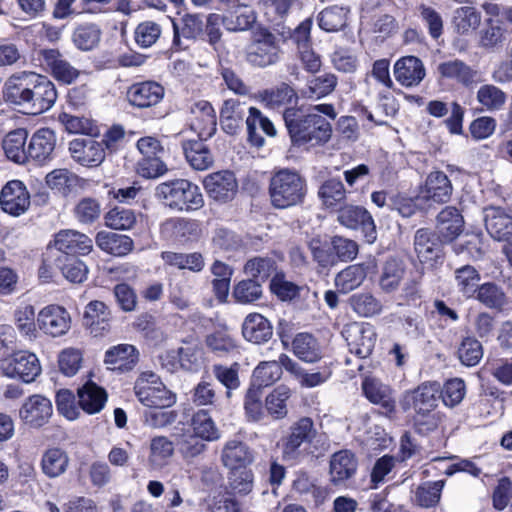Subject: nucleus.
Masks as SVG:
<instances>
[{
	"label": "nucleus",
	"mask_w": 512,
	"mask_h": 512,
	"mask_svg": "<svg viewBox=\"0 0 512 512\" xmlns=\"http://www.w3.org/2000/svg\"><path fill=\"white\" fill-rule=\"evenodd\" d=\"M357 459L349 450L334 453L330 460V480L334 485L345 483L357 470Z\"/></svg>",
	"instance_id": "nucleus-35"
},
{
	"label": "nucleus",
	"mask_w": 512,
	"mask_h": 512,
	"mask_svg": "<svg viewBox=\"0 0 512 512\" xmlns=\"http://www.w3.org/2000/svg\"><path fill=\"white\" fill-rule=\"evenodd\" d=\"M112 314L102 301H90L84 310L83 326L94 337H103L111 330Z\"/></svg>",
	"instance_id": "nucleus-15"
},
{
	"label": "nucleus",
	"mask_w": 512,
	"mask_h": 512,
	"mask_svg": "<svg viewBox=\"0 0 512 512\" xmlns=\"http://www.w3.org/2000/svg\"><path fill=\"white\" fill-rule=\"evenodd\" d=\"M137 150L142 155L136 164V172L146 179H153L164 175L167 166L162 160L164 147L160 140L153 136L140 138L136 144Z\"/></svg>",
	"instance_id": "nucleus-8"
},
{
	"label": "nucleus",
	"mask_w": 512,
	"mask_h": 512,
	"mask_svg": "<svg viewBox=\"0 0 512 512\" xmlns=\"http://www.w3.org/2000/svg\"><path fill=\"white\" fill-rule=\"evenodd\" d=\"M28 132L26 129L18 128L10 131L2 140V147L6 157L17 163L23 164L28 160L25 144Z\"/></svg>",
	"instance_id": "nucleus-41"
},
{
	"label": "nucleus",
	"mask_w": 512,
	"mask_h": 512,
	"mask_svg": "<svg viewBox=\"0 0 512 512\" xmlns=\"http://www.w3.org/2000/svg\"><path fill=\"white\" fill-rule=\"evenodd\" d=\"M394 75L403 86H417L425 77V68L419 58L407 56L395 63Z\"/></svg>",
	"instance_id": "nucleus-36"
},
{
	"label": "nucleus",
	"mask_w": 512,
	"mask_h": 512,
	"mask_svg": "<svg viewBox=\"0 0 512 512\" xmlns=\"http://www.w3.org/2000/svg\"><path fill=\"white\" fill-rule=\"evenodd\" d=\"M440 385L436 382H425L413 390L406 391L400 401L404 411L413 409L415 414L433 412L438 405Z\"/></svg>",
	"instance_id": "nucleus-10"
},
{
	"label": "nucleus",
	"mask_w": 512,
	"mask_h": 512,
	"mask_svg": "<svg viewBox=\"0 0 512 512\" xmlns=\"http://www.w3.org/2000/svg\"><path fill=\"white\" fill-rule=\"evenodd\" d=\"M105 225L114 230H129L136 224L137 218L133 210L115 207L109 210L105 216Z\"/></svg>",
	"instance_id": "nucleus-64"
},
{
	"label": "nucleus",
	"mask_w": 512,
	"mask_h": 512,
	"mask_svg": "<svg viewBox=\"0 0 512 512\" xmlns=\"http://www.w3.org/2000/svg\"><path fill=\"white\" fill-rule=\"evenodd\" d=\"M318 195L326 208H335L346 198V190L338 179H329L319 188Z\"/></svg>",
	"instance_id": "nucleus-62"
},
{
	"label": "nucleus",
	"mask_w": 512,
	"mask_h": 512,
	"mask_svg": "<svg viewBox=\"0 0 512 512\" xmlns=\"http://www.w3.org/2000/svg\"><path fill=\"white\" fill-rule=\"evenodd\" d=\"M54 247L60 256L87 255L93 249V241L86 234L76 230H61L54 237Z\"/></svg>",
	"instance_id": "nucleus-18"
},
{
	"label": "nucleus",
	"mask_w": 512,
	"mask_h": 512,
	"mask_svg": "<svg viewBox=\"0 0 512 512\" xmlns=\"http://www.w3.org/2000/svg\"><path fill=\"white\" fill-rule=\"evenodd\" d=\"M96 245L103 251L114 256H125L133 249V240L122 234L100 231L95 238Z\"/></svg>",
	"instance_id": "nucleus-42"
},
{
	"label": "nucleus",
	"mask_w": 512,
	"mask_h": 512,
	"mask_svg": "<svg viewBox=\"0 0 512 512\" xmlns=\"http://www.w3.org/2000/svg\"><path fill=\"white\" fill-rule=\"evenodd\" d=\"M134 391L138 400L149 408H167L176 403V394L152 371H144L138 376Z\"/></svg>",
	"instance_id": "nucleus-7"
},
{
	"label": "nucleus",
	"mask_w": 512,
	"mask_h": 512,
	"mask_svg": "<svg viewBox=\"0 0 512 512\" xmlns=\"http://www.w3.org/2000/svg\"><path fill=\"white\" fill-rule=\"evenodd\" d=\"M175 445L166 436H155L150 440L148 464L152 469L163 468L174 455Z\"/></svg>",
	"instance_id": "nucleus-45"
},
{
	"label": "nucleus",
	"mask_w": 512,
	"mask_h": 512,
	"mask_svg": "<svg viewBox=\"0 0 512 512\" xmlns=\"http://www.w3.org/2000/svg\"><path fill=\"white\" fill-rule=\"evenodd\" d=\"M293 489L299 494L304 495L308 500L313 501L316 505L321 504L327 495L326 490L318 486L315 480L303 471L297 473L293 481Z\"/></svg>",
	"instance_id": "nucleus-54"
},
{
	"label": "nucleus",
	"mask_w": 512,
	"mask_h": 512,
	"mask_svg": "<svg viewBox=\"0 0 512 512\" xmlns=\"http://www.w3.org/2000/svg\"><path fill=\"white\" fill-rule=\"evenodd\" d=\"M100 38L101 30L98 25L93 23L79 25L72 35L75 46L83 51H90L97 47Z\"/></svg>",
	"instance_id": "nucleus-60"
},
{
	"label": "nucleus",
	"mask_w": 512,
	"mask_h": 512,
	"mask_svg": "<svg viewBox=\"0 0 512 512\" xmlns=\"http://www.w3.org/2000/svg\"><path fill=\"white\" fill-rule=\"evenodd\" d=\"M155 197L169 209L190 213L204 206L200 188L187 179H174L156 186Z\"/></svg>",
	"instance_id": "nucleus-3"
},
{
	"label": "nucleus",
	"mask_w": 512,
	"mask_h": 512,
	"mask_svg": "<svg viewBox=\"0 0 512 512\" xmlns=\"http://www.w3.org/2000/svg\"><path fill=\"white\" fill-rule=\"evenodd\" d=\"M307 194L306 180L297 172L281 169L269 182L271 204L277 209H286L304 202Z\"/></svg>",
	"instance_id": "nucleus-4"
},
{
	"label": "nucleus",
	"mask_w": 512,
	"mask_h": 512,
	"mask_svg": "<svg viewBox=\"0 0 512 512\" xmlns=\"http://www.w3.org/2000/svg\"><path fill=\"white\" fill-rule=\"evenodd\" d=\"M281 39L266 28L257 29L245 52L246 61L253 67L266 68L280 60Z\"/></svg>",
	"instance_id": "nucleus-6"
},
{
	"label": "nucleus",
	"mask_w": 512,
	"mask_h": 512,
	"mask_svg": "<svg viewBox=\"0 0 512 512\" xmlns=\"http://www.w3.org/2000/svg\"><path fill=\"white\" fill-rule=\"evenodd\" d=\"M174 38L173 45L179 49L188 47V42L196 40L203 32V21L200 16L185 14L180 24L172 21Z\"/></svg>",
	"instance_id": "nucleus-34"
},
{
	"label": "nucleus",
	"mask_w": 512,
	"mask_h": 512,
	"mask_svg": "<svg viewBox=\"0 0 512 512\" xmlns=\"http://www.w3.org/2000/svg\"><path fill=\"white\" fill-rule=\"evenodd\" d=\"M455 283L458 291L465 297H473L478 289L480 273L471 265H464L454 272Z\"/></svg>",
	"instance_id": "nucleus-52"
},
{
	"label": "nucleus",
	"mask_w": 512,
	"mask_h": 512,
	"mask_svg": "<svg viewBox=\"0 0 512 512\" xmlns=\"http://www.w3.org/2000/svg\"><path fill=\"white\" fill-rule=\"evenodd\" d=\"M71 157L83 166H98L105 159L103 144L91 138H76L69 143Z\"/></svg>",
	"instance_id": "nucleus-22"
},
{
	"label": "nucleus",
	"mask_w": 512,
	"mask_h": 512,
	"mask_svg": "<svg viewBox=\"0 0 512 512\" xmlns=\"http://www.w3.org/2000/svg\"><path fill=\"white\" fill-rule=\"evenodd\" d=\"M14 324L25 340L34 341L38 338L39 332L37 330V317L35 315V309L32 305H24L18 307L14 311Z\"/></svg>",
	"instance_id": "nucleus-46"
},
{
	"label": "nucleus",
	"mask_w": 512,
	"mask_h": 512,
	"mask_svg": "<svg viewBox=\"0 0 512 512\" xmlns=\"http://www.w3.org/2000/svg\"><path fill=\"white\" fill-rule=\"evenodd\" d=\"M321 114L334 120L337 116L332 104H318L304 111L286 109L283 114L290 138L295 145L320 146L332 136V126Z\"/></svg>",
	"instance_id": "nucleus-1"
},
{
	"label": "nucleus",
	"mask_w": 512,
	"mask_h": 512,
	"mask_svg": "<svg viewBox=\"0 0 512 512\" xmlns=\"http://www.w3.org/2000/svg\"><path fill=\"white\" fill-rule=\"evenodd\" d=\"M337 220L346 228H360L368 243H373L376 240L377 233L374 220L364 207L355 205L341 207L338 211Z\"/></svg>",
	"instance_id": "nucleus-13"
},
{
	"label": "nucleus",
	"mask_w": 512,
	"mask_h": 512,
	"mask_svg": "<svg viewBox=\"0 0 512 512\" xmlns=\"http://www.w3.org/2000/svg\"><path fill=\"white\" fill-rule=\"evenodd\" d=\"M362 390L371 403L381 407L382 414L391 416L395 412L396 401L390 386L376 378H366L362 383Z\"/></svg>",
	"instance_id": "nucleus-23"
},
{
	"label": "nucleus",
	"mask_w": 512,
	"mask_h": 512,
	"mask_svg": "<svg viewBox=\"0 0 512 512\" xmlns=\"http://www.w3.org/2000/svg\"><path fill=\"white\" fill-rule=\"evenodd\" d=\"M245 123L248 132V140L253 146L262 147L264 145L263 134L271 137L276 135V129L273 123L256 107L248 108Z\"/></svg>",
	"instance_id": "nucleus-28"
},
{
	"label": "nucleus",
	"mask_w": 512,
	"mask_h": 512,
	"mask_svg": "<svg viewBox=\"0 0 512 512\" xmlns=\"http://www.w3.org/2000/svg\"><path fill=\"white\" fill-rule=\"evenodd\" d=\"M138 359L139 353L133 345L119 344L106 351L104 362L110 370L128 372L136 366Z\"/></svg>",
	"instance_id": "nucleus-30"
},
{
	"label": "nucleus",
	"mask_w": 512,
	"mask_h": 512,
	"mask_svg": "<svg viewBox=\"0 0 512 512\" xmlns=\"http://www.w3.org/2000/svg\"><path fill=\"white\" fill-rule=\"evenodd\" d=\"M338 84V77L325 72L308 80L304 94L308 98L321 99L330 95Z\"/></svg>",
	"instance_id": "nucleus-51"
},
{
	"label": "nucleus",
	"mask_w": 512,
	"mask_h": 512,
	"mask_svg": "<svg viewBox=\"0 0 512 512\" xmlns=\"http://www.w3.org/2000/svg\"><path fill=\"white\" fill-rule=\"evenodd\" d=\"M0 205L5 213L12 216L24 214L30 207V194L24 183L9 181L1 190Z\"/></svg>",
	"instance_id": "nucleus-14"
},
{
	"label": "nucleus",
	"mask_w": 512,
	"mask_h": 512,
	"mask_svg": "<svg viewBox=\"0 0 512 512\" xmlns=\"http://www.w3.org/2000/svg\"><path fill=\"white\" fill-rule=\"evenodd\" d=\"M182 149L187 162L195 170H206L214 163L210 149L201 140L183 141Z\"/></svg>",
	"instance_id": "nucleus-40"
},
{
	"label": "nucleus",
	"mask_w": 512,
	"mask_h": 512,
	"mask_svg": "<svg viewBox=\"0 0 512 512\" xmlns=\"http://www.w3.org/2000/svg\"><path fill=\"white\" fill-rule=\"evenodd\" d=\"M42 65L51 75L64 84H71L80 75V71L56 49H44L40 52Z\"/></svg>",
	"instance_id": "nucleus-20"
},
{
	"label": "nucleus",
	"mask_w": 512,
	"mask_h": 512,
	"mask_svg": "<svg viewBox=\"0 0 512 512\" xmlns=\"http://www.w3.org/2000/svg\"><path fill=\"white\" fill-rule=\"evenodd\" d=\"M404 273L405 270L400 261L396 259L387 260L379 279V285L382 291L392 293L397 290L404 277Z\"/></svg>",
	"instance_id": "nucleus-57"
},
{
	"label": "nucleus",
	"mask_w": 512,
	"mask_h": 512,
	"mask_svg": "<svg viewBox=\"0 0 512 512\" xmlns=\"http://www.w3.org/2000/svg\"><path fill=\"white\" fill-rule=\"evenodd\" d=\"M248 111L246 104L238 99L224 101L220 111V124L223 131L229 135L237 134L243 127V120Z\"/></svg>",
	"instance_id": "nucleus-37"
},
{
	"label": "nucleus",
	"mask_w": 512,
	"mask_h": 512,
	"mask_svg": "<svg viewBox=\"0 0 512 512\" xmlns=\"http://www.w3.org/2000/svg\"><path fill=\"white\" fill-rule=\"evenodd\" d=\"M55 264L62 275L72 283H81L87 277V266L77 257L58 256Z\"/></svg>",
	"instance_id": "nucleus-61"
},
{
	"label": "nucleus",
	"mask_w": 512,
	"mask_h": 512,
	"mask_svg": "<svg viewBox=\"0 0 512 512\" xmlns=\"http://www.w3.org/2000/svg\"><path fill=\"white\" fill-rule=\"evenodd\" d=\"M349 305L360 317H373L379 315L383 306L380 300L371 293H356L349 298Z\"/></svg>",
	"instance_id": "nucleus-56"
},
{
	"label": "nucleus",
	"mask_w": 512,
	"mask_h": 512,
	"mask_svg": "<svg viewBox=\"0 0 512 512\" xmlns=\"http://www.w3.org/2000/svg\"><path fill=\"white\" fill-rule=\"evenodd\" d=\"M444 243L438 234L425 228L418 229L414 237V249L419 261L433 266L443 257Z\"/></svg>",
	"instance_id": "nucleus-19"
},
{
	"label": "nucleus",
	"mask_w": 512,
	"mask_h": 512,
	"mask_svg": "<svg viewBox=\"0 0 512 512\" xmlns=\"http://www.w3.org/2000/svg\"><path fill=\"white\" fill-rule=\"evenodd\" d=\"M208 196L219 202L232 200L237 192L238 183L234 173L228 170L207 175L203 181Z\"/></svg>",
	"instance_id": "nucleus-16"
},
{
	"label": "nucleus",
	"mask_w": 512,
	"mask_h": 512,
	"mask_svg": "<svg viewBox=\"0 0 512 512\" xmlns=\"http://www.w3.org/2000/svg\"><path fill=\"white\" fill-rule=\"evenodd\" d=\"M163 233H172L187 239L197 238L200 235V223L196 220L185 218H170L161 225Z\"/></svg>",
	"instance_id": "nucleus-59"
},
{
	"label": "nucleus",
	"mask_w": 512,
	"mask_h": 512,
	"mask_svg": "<svg viewBox=\"0 0 512 512\" xmlns=\"http://www.w3.org/2000/svg\"><path fill=\"white\" fill-rule=\"evenodd\" d=\"M463 226V216L455 207L447 206L437 216V234L446 243L456 239L462 233Z\"/></svg>",
	"instance_id": "nucleus-32"
},
{
	"label": "nucleus",
	"mask_w": 512,
	"mask_h": 512,
	"mask_svg": "<svg viewBox=\"0 0 512 512\" xmlns=\"http://www.w3.org/2000/svg\"><path fill=\"white\" fill-rule=\"evenodd\" d=\"M52 413L50 400L41 395L30 396L19 410L22 421L33 428H40L45 425Z\"/></svg>",
	"instance_id": "nucleus-21"
},
{
	"label": "nucleus",
	"mask_w": 512,
	"mask_h": 512,
	"mask_svg": "<svg viewBox=\"0 0 512 512\" xmlns=\"http://www.w3.org/2000/svg\"><path fill=\"white\" fill-rule=\"evenodd\" d=\"M80 407L88 414L100 412L106 401L107 394L105 390L93 382H87L78 390Z\"/></svg>",
	"instance_id": "nucleus-44"
},
{
	"label": "nucleus",
	"mask_w": 512,
	"mask_h": 512,
	"mask_svg": "<svg viewBox=\"0 0 512 512\" xmlns=\"http://www.w3.org/2000/svg\"><path fill=\"white\" fill-rule=\"evenodd\" d=\"M2 373L10 378H19L30 383L41 373V365L36 354L28 351L15 352L1 361Z\"/></svg>",
	"instance_id": "nucleus-9"
},
{
	"label": "nucleus",
	"mask_w": 512,
	"mask_h": 512,
	"mask_svg": "<svg viewBox=\"0 0 512 512\" xmlns=\"http://www.w3.org/2000/svg\"><path fill=\"white\" fill-rule=\"evenodd\" d=\"M212 374L214 378L225 387V396L227 399H230L233 391L240 387L237 363L231 366L221 364L213 365Z\"/></svg>",
	"instance_id": "nucleus-63"
},
{
	"label": "nucleus",
	"mask_w": 512,
	"mask_h": 512,
	"mask_svg": "<svg viewBox=\"0 0 512 512\" xmlns=\"http://www.w3.org/2000/svg\"><path fill=\"white\" fill-rule=\"evenodd\" d=\"M56 136L49 128H42L36 131L27 147L28 160L37 164H44L52 158L55 149Z\"/></svg>",
	"instance_id": "nucleus-26"
},
{
	"label": "nucleus",
	"mask_w": 512,
	"mask_h": 512,
	"mask_svg": "<svg viewBox=\"0 0 512 512\" xmlns=\"http://www.w3.org/2000/svg\"><path fill=\"white\" fill-rule=\"evenodd\" d=\"M366 270L362 265H350L335 277V285L341 293H349L358 288L366 278Z\"/></svg>",
	"instance_id": "nucleus-55"
},
{
	"label": "nucleus",
	"mask_w": 512,
	"mask_h": 512,
	"mask_svg": "<svg viewBox=\"0 0 512 512\" xmlns=\"http://www.w3.org/2000/svg\"><path fill=\"white\" fill-rule=\"evenodd\" d=\"M3 95L6 101L29 109L31 114L48 111L57 99L54 83L34 72H21L9 77L4 84Z\"/></svg>",
	"instance_id": "nucleus-2"
},
{
	"label": "nucleus",
	"mask_w": 512,
	"mask_h": 512,
	"mask_svg": "<svg viewBox=\"0 0 512 512\" xmlns=\"http://www.w3.org/2000/svg\"><path fill=\"white\" fill-rule=\"evenodd\" d=\"M228 5L222 22L229 31H246L256 22L257 13L250 5L239 0H232Z\"/></svg>",
	"instance_id": "nucleus-24"
},
{
	"label": "nucleus",
	"mask_w": 512,
	"mask_h": 512,
	"mask_svg": "<svg viewBox=\"0 0 512 512\" xmlns=\"http://www.w3.org/2000/svg\"><path fill=\"white\" fill-rule=\"evenodd\" d=\"M480 23L481 13L474 6L465 5L454 10L452 24L459 34L476 30Z\"/></svg>",
	"instance_id": "nucleus-49"
},
{
	"label": "nucleus",
	"mask_w": 512,
	"mask_h": 512,
	"mask_svg": "<svg viewBox=\"0 0 512 512\" xmlns=\"http://www.w3.org/2000/svg\"><path fill=\"white\" fill-rule=\"evenodd\" d=\"M49 188L57 190L63 195H68L74 191L79 184V178L67 169H55L45 177Z\"/></svg>",
	"instance_id": "nucleus-58"
},
{
	"label": "nucleus",
	"mask_w": 512,
	"mask_h": 512,
	"mask_svg": "<svg viewBox=\"0 0 512 512\" xmlns=\"http://www.w3.org/2000/svg\"><path fill=\"white\" fill-rule=\"evenodd\" d=\"M303 444L313 445L321 444L322 449L326 450L325 440L315 427L314 421L310 417H301L293 422L287 434L281 439L282 457L285 461L296 462L303 456L301 446Z\"/></svg>",
	"instance_id": "nucleus-5"
},
{
	"label": "nucleus",
	"mask_w": 512,
	"mask_h": 512,
	"mask_svg": "<svg viewBox=\"0 0 512 512\" xmlns=\"http://www.w3.org/2000/svg\"><path fill=\"white\" fill-rule=\"evenodd\" d=\"M453 186L448 176L440 170L428 174L422 195L426 200L443 204L450 200Z\"/></svg>",
	"instance_id": "nucleus-29"
},
{
	"label": "nucleus",
	"mask_w": 512,
	"mask_h": 512,
	"mask_svg": "<svg viewBox=\"0 0 512 512\" xmlns=\"http://www.w3.org/2000/svg\"><path fill=\"white\" fill-rule=\"evenodd\" d=\"M476 99L483 111L496 112L504 108L507 94L494 84H484L477 90Z\"/></svg>",
	"instance_id": "nucleus-47"
},
{
	"label": "nucleus",
	"mask_w": 512,
	"mask_h": 512,
	"mask_svg": "<svg viewBox=\"0 0 512 512\" xmlns=\"http://www.w3.org/2000/svg\"><path fill=\"white\" fill-rule=\"evenodd\" d=\"M221 462L229 470L247 468L254 461L253 450L243 441L228 440L221 451Z\"/></svg>",
	"instance_id": "nucleus-25"
},
{
	"label": "nucleus",
	"mask_w": 512,
	"mask_h": 512,
	"mask_svg": "<svg viewBox=\"0 0 512 512\" xmlns=\"http://www.w3.org/2000/svg\"><path fill=\"white\" fill-rule=\"evenodd\" d=\"M292 349L300 360L313 363L321 358L316 339L309 333H299L292 341Z\"/></svg>",
	"instance_id": "nucleus-50"
},
{
	"label": "nucleus",
	"mask_w": 512,
	"mask_h": 512,
	"mask_svg": "<svg viewBox=\"0 0 512 512\" xmlns=\"http://www.w3.org/2000/svg\"><path fill=\"white\" fill-rule=\"evenodd\" d=\"M164 95V87L155 81L137 82L127 90L129 104L139 109L156 106L162 101Z\"/></svg>",
	"instance_id": "nucleus-17"
},
{
	"label": "nucleus",
	"mask_w": 512,
	"mask_h": 512,
	"mask_svg": "<svg viewBox=\"0 0 512 512\" xmlns=\"http://www.w3.org/2000/svg\"><path fill=\"white\" fill-rule=\"evenodd\" d=\"M259 99L271 109L285 108L292 105L297 100V93L286 83H281L277 87L265 89L259 92Z\"/></svg>",
	"instance_id": "nucleus-43"
},
{
	"label": "nucleus",
	"mask_w": 512,
	"mask_h": 512,
	"mask_svg": "<svg viewBox=\"0 0 512 512\" xmlns=\"http://www.w3.org/2000/svg\"><path fill=\"white\" fill-rule=\"evenodd\" d=\"M291 397V391L286 386H278L266 396L265 409L274 420L284 419L288 414L287 402Z\"/></svg>",
	"instance_id": "nucleus-48"
},
{
	"label": "nucleus",
	"mask_w": 512,
	"mask_h": 512,
	"mask_svg": "<svg viewBox=\"0 0 512 512\" xmlns=\"http://www.w3.org/2000/svg\"><path fill=\"white\" fill-rule=\"evenodd\" d=\"M243 337L254 344H262L269 341L273 335V327L270 321L259 313H251L246 316L242 324Z\"/></svg>",
	"instance_id": "nucleus-38"
},
{
	"label": "nucleus",
	"mask_w": 512,
	"mask_h": 512,
	"mask_svg": "<svg viewBox=\"0 0 512 512\" xmlns=\"http://www.w3.org/2000/svg\"><path fill=\"white\" fill-rule=\"evenodd\" d=\"M193 434L201 440L213 442L220 439L221 434L214 420L206 410H199L192 418Z\"/></svg>",
	"instance_id": "nucleus-53"
},
{
	"label": "nucleus",
	"mask_w": 512,
	"mask_h": 512,
	"mask_svg": "<svg viewBox=\"0 0 512 512\" xmlns=\"http://www.w3.org/2000/svg\"><path fill=\"white\" fill-rule=\"evenodd\" d=\"M37 325L44 334L51 337H60L69 331L71 316L62 306L48 305L39 311Z\"/></svg>",
	"instance_id": "nucleus-12"
},
{
	"label": "nucleus",
	"mask_w": 512,
	"mask_h": 512,
	"mask_svg": "<svg viewBox=\"0 0 512 512\" xmlns=\"http://www.w3.org/2000/svg\"><path fill=\"white\" fill-rule=\"evenodd\" d=\"M485 226L488 233L496 240H509L512 235V217L501 207L485 209Z\"/></svg>",
	"instance_id": "nucleus-31"
},
{
	"label": "nucleus",
	"mask_w": 512,
	"mask_h": 512,
	"mask_svg": "<svg viewBox=\"0 0 512 512\" xmlns=\"http://www.w3.org/2000/svg\"><path fill=\"white\" fill-rule=\"evenodd\" d=\"M193 119L191 128L198 133L201 139H207L216 132V113L212 105L205 100L194 103L191 107Z\"/></svg>",
	"instance_id": "nucleus-27"
},
{
	"label": "nucleus",
	"mask_w": 512,
	"mask_h": 512,
	"mask_svg": "<svg viewBox=\"0 0 512 512\" xmlns=\"http://www.w3.org/2000/svg\"><path fill=\"white\" fill-rule=\"evenodd\" d=\"M69 465V456L61 448L52 447L46 449L40 460V468L42 473L50 478L54 479L63 475Z\"/></svg>",
	"instance_id": "nucleus-39"
},
{
	"label": "nucleus",
	"mask_w": 512,
	"mask_h": 512,
	"mask_svg": "<svg viewBox=\"0 0 512 512\" xmlns=\"http://www.w3.org/2000/svg\"><path fill=\"white\" fill-rule=\"evenodd\" d=\"M350 352L359 358L368 357L375 346L377 334L369 323H354L343 331Z\"/></svg>",
	"instance_id": "nucleus-11"
},
{
	"label": "nucleus",
	"mask_w": 512,
	"mask_h": 512,
	"mask_svg": "<svg viewBox=\"0 0 512 512\" xmlns=\"http://www.w3.org/2000/svg\"><path fill=\"white\" fill-rule=\"evenodd\" d=\"M437 71L442 78L465 87H469L477 82L478 72L459 59L440 63Z\"/></svg>",
	"instance_id": "nucleus-33"
}]
</instances>
